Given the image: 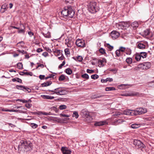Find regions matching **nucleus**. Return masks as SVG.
I'll return each mask as SVG.
<instances>
[{
  "mask_svg": "<svg viewBox=\"0 0 154 154\" xmlns=\"http://www.w3.org/2000/svg\"><path fill=\"white\" fill-rule=\"evenodd\" d=\"M147 112V109L145 108L140 107L134 110L135 115L143 114L146 113Z\"/></svg>",
  "mask_w": 154,
  "mask_h": 154,
  "instance_id": "1a4fd4ad",
  "label": "nucleus"
},
{
  "mask_svg": "<svg viewBox=\"0 0 154 154\" xmlns=\"http://www.w3.org/2000/svg\"><path fill=\"white\" fill-rule=\"evenodd\" d=\"M135 58L137 61H139L141 59V57L140 53H137L135 54L134 56Z\"/></svg>",
  "mask_w": 154,
  "mask_h": 154,
  "instance_id": "393cba45",
  "label": "nucleus"
},
{
  "mask_svg": "<svg viewBox=\"0 0 154 154\" xmlns=\"http://www.w3.org/2000/svg\"><path fill=\"white\" fill-rule=\"evenodd\" d=\"M132 61H133L132 59V58H131V57H128L126 60V62L128 64H131L132 62Z\"/></svg>",
  "mask_w": 154,
  "mask_h": 154,
  "instance_id": "2f4dec72",
  "label": "nucleus"
},
{
  "mask_svg": "<svg viewBox=\"0 0 154 154\" xmlns=\"http://www.w3.org/2000/svg\"><path fill=\"white\" fill-rule=\"evenodd\" d=\"M33 148L32 143L30 141L21 140L18 146V152L20 154H23L25 152L32 150Z\"/></svg>",
  "mask_w": 154,
  "mask_h": 154,
  "instance_id": "f257e3e1",
  "label": "nucleus"
},
{
  "mask_svg": "<svg viewBox=\"0 0 154 154\" xmlns=\"http://www.w3.org/2000/svg\"><path fill=\"white\" fill-rule=\"evenodd\" d=\"M73 117H75L76 119H77L79 117V115L78 113L76 111H74L73 112Z\"/></svg>",
  "mask_w": 154,
  "mask_h": 154,
  "instance_id": "de8ad7c7",
  "label": "nucleus"
},
{
  "mask_svg": "<svg viewBox=\"0 0 154 154\" xmlns=\"http://www.w3.org/2000/svg\"><path fill=\"white\" fill-rule=\"evenodd\" d=\"M140 54L141 58H146L147 57V53L145 52H141Z\"/></svg>",
  "mask_w": 154,
  "mask_h": 154,
  "instance_id": "c85d7f7f",
  "label": "nucleus"
},
{
  "mask_svg": "<svg viewBox=\"0 0 154 154\" xmlns=\"http://www.w3.org/2000/svg\"><path fill=\"white\" fill-rule=\"evenodd\" d=\"M131 26L133 28V29H135L138 27L139 24L137 22L135 21L131 23Z\"/></svg>",
  "mask_w": 154,
  "mask_h": 154,
  "instance_id": "aec40b11",
  "label": "nucleus"
},
{
  "mask_svg": "<svg viewBox=\"0 0 154 154\" xmlns=\"http://www.w3.org/2000/svg\"><path fill=\"white\" fill-rule=\"evenodd\" d=\"M2 110L3 111H5V112H16L17 111V110H10V109H7V110H5L4 109H2Z\"/></svg>",
  "mask_w": 154,
  "mask_h": 154,
  "instance_id": "3c124183",
  "label": "nucleus"
},
{
  "mask_svg": "<svg viewBox=\"0 0 154 154\" xmlns=\"http://www.w3.org/2000/svg\"><path fill=\"white\" fill-rule=\"evenodd\" d=\"M62 55L61 57H58V58L60 60H62L64 59V56L62 55V54H61Z\"/></svg>",
  "mask_w": 154,
  "mask_h": 154,
  "instance_id": "0e129e2a",
  "label": "nucleus"
},
{
  "mask_svg": "<svg viewBox=\"0 0 154 154\" xmlns=\"http://www.w3.org/2000/svg\"><path fill=\"white\" fill-rule=\"evenodd\" d=\"M49 91L52 92V94H56L58 95H64L66 94V91L63 89L61 87H59L55 89L54 90H49Z\"/></svg>",
  "mask_w": 154,
  "mask_h": 154,
  "instance_id": "20e7f679",
  "label": "nucleus"
},
{
  "mask_svg": "<svg viewBox=\"0 0 154 154\" xmlns=\"http://www.w3.org/2000/svg\"><path fill=\"white\" fill-rule=\"evenodd\" d=\"M105 46L109 49V51H111L113 49V47L111 46L109 44H106Z\"/></svg>",
  "mask_w": 154,
  "mask_h": 154,
  "instance_id": "473e14b6",
  "label": "nucleus"
},
{
  "mask_svg": "<svg viewBox=\"0 0 154 154\" xmlns=\"http://www.w3.org/2000/svg\"><path fill=\"white\" fill-rule=\"evenodd\" d=\"M146 42H140L137 44V47L139 49H143L145 48Z\"/></svg>",
  "mask_w": 154,
  "mask_h": 154,
  "instance_id": "4468645a",
  "label": "nucleus"
},
{
  "mask_svg": "<svg viewBox=\"0 0 154 154\" xmlns=\"http://www.w3.org/2000/svg\"><path fill=\"white\" fill-rule=\"evenodd\" d=\"M107 82H111L113 81V79L112 78H106Z\"/></svg>",
  "mask_w": 154,
  "mask_h": 154,
  "instance_id": "69168bd1",
  "label": "nucleus"
},
{
  "mask_svg": "<svg viewBox=\"0 0 154 154\" xmlns=\"http://www.w3.org/2000/svg\"><path fill=\"white\" fill-rule=\"evenodd\" d=\"M98 75L96 74L93 75L91 76V78L93 79H98Z\"/></svg>",
  "mask_w": 154,
  "mask_h": 154,
  "instance_id": "a18cd8bd",
  "label": "nucleus"
},
{
  "mask_svg": "<svg viewBox=\"0 0 154 154\" xmlns=\"http://www.w3.org/2000/svg\"><path fill=\"white\" fill-rule=\"evenodd\" d=\"M12 81L14 82L17 81V82L20 83H22V80L21 79L18 78H15L13 79H12Z\"/></svg>",
  "mask_w": 154,
  "mask_h": 154,
  "instance_id": "c756f323",
  "label": "nucleus"
},
{
  "mask_svg": "<svg viewBox=\"0 0 154 154\" xmlns=\"http://www.w3.org/2000/svg\"><path fill=\"white\" fill-rule=\"evenodd\" d=\"M125 122L124 120L120 118H117L112 122V125H117Z\"/></svg>",
  "mask_w": 154,
  "mask_h": 154,
  "instance_id": "9d476101",
  "label": "nucleus"
},
{
  "mask_svg": "<svg viewBox=\"0 0 154 154\" xmlns=\"http://www.w3.org/2000/svg\"><path fill=\"white\" fill-rule=\"evenodd\" d=\"M66 106L64 105H60L59 106V108L60 110L65 109L66 108Z\"/></svg>",
  "mask_w": 154,
  "mask_h": 154,
  "instance_id": "49530a36",
  "label": "nucleus"
},
{
  "mask_svg": "<svg viewBox=\"0 0 154 154\" xmlns=\"http://www.w3.org/2000/svg\"><path fill=\"white\" fill-rule=\"evenodd\" d=\"M65 53L66 55L68 56L70 54V51L68 48H66L64 50Z\"/></svg>",
  "mask_w": 154,
  "mask_h": 154,
  "instance_id": "79ce46f5",
  "label": "nucleus"
},
{
  "mask_svg": "<svg viewBox=\"0 0 154 154\" xmlns=\"http://www.w3.org/2000/svg\"><path fill=\"white\" fill-rule=\"evenodd\" d=\"M150 33V31L149 29H147L144 30L143 32V36H146L149 35Z\"/></svg>",
  "mask_w": 154,
  "mask_h": 154,
  "instance_id": "5701e85b",
  "label": "nucleus"
},
{
  "mask_svg": "<svg viewBox=\"0 0 154 154\" xmlns=\"http://www.w3.org/2000/svg\"><path fill=\"white\" fill-rule=\"evenodd\" d=\"M87 5L89 11L92 13H95L99 10L96 2L94 1L90 2Z\"/></svg>",
  "mask_w": 154,
  "mask_h": 154,
  "instance_id": "7ed1b4c3",
  "label": "nucleus"
},
{
  "mask_svg": "<svg viewBox=\"0 0 154 154\" xmlns=\"http://www.w3.org/2000/svg\"><path fill=\"white\" fill-rule=\"evenodd\" d=\"M108 70L109 71L113 72L114 74L116 73L117 71V70L116 68H114L113 69L109 68L108 69Z\"/></svg>",
  "mask_w": 154,
  "mask_h": 154,
  "instance_id": "c03bdc74",
  "label": "nucleus"
},
{
  "mask_svg": "<svg viewBox=\"0 0 154 154\" xmlns=\"http://www.w3.org/2000/svg\"><path fill=\"white\" fill-rule=\"evenodd\" d=\"M120 35L119 33L116 31H113L111 32L110 36L113 39H115L117 38Z\"/></svg>",
  "mask_w": 154,
  "mask_h": 154,
  "instance_id": "f8f14e48",
  "label": "nucleus"
},
{
  "mask_svg": "<svg viewBox=\"0 0 154 154\" xmlns=\"http://www.w3.org/2000/svg\"><path fill=\"white\" fill-rule=\"evenodd\" d=\"M61 150L63 154H71L72 151L70 149H69L67 148L62 147Z\"/></svg>",
  "mask_w": 154,
  "mask_h": 154,
  "instance_id": "dca6fc26",
  "label": "nucleus"
},
{
  "mask_svg": "<svg viewBox=\"0 0 154 154\" xmlns=\"http://www.w3.org/2000/svg\"><path fill=\"white\" fill-rule=\"evenodd\" d=\"M82 77L83 78L86 79H88L89 78L88 75L86 73H85L83 75H82Z\"/></svg>",
  "mask_w": 154,
  "mask_h": 154,
  "instance_id": "37998d69",
  "label": "nucleus"
},
{
  "mask_svg": "<svg viewBox=\"0 0 154 154\" xmlns=\"http://www.w3.org/2000/svg\"><path fill=\"white\" fill-rule=\"evenodd\" d=\"M118 25L119 27V28L121 29H122L124 27H128L129 26V25L126 22H125L124 21H122L120 22L118 24Z\"/></svg>",
  "mask_w": 154,
  "mask_h": 154,
  "instance_id": "6ab92c4d",
  "label": "nucleus"
},
{
  "mask_svg": "<svg viewBox=\"0 0 154 154\" xmlns=\"http://www.w3.org/2000/svg\"><path fill=\"white\" fill-rule=\"evenodd\" d=\"M133 144L137 148H140L143 152L145 150L146 146L140 140H134Z\"/></svg>",
  "mask_w": 154,
  "mask_h": 154,
  "instance_id": "39448f33",
  "label": "nucleus"
},
{
  "mask_svg": "<svg viewBox=\"0 0 154 154\" xmlns=\"http://www.w3.org/2000/svg\"><path fill=\"white\" fill-rule=\"evenodd\" d=\"M123 113L126 115L133 116L135 115L134 110L127 109L124 111Z\"/></svg>",
  "mask_w": 154,
  "mask_h": 154,
  "instance_id": "f3484780",
  "label": "nucleus"
},
{
  "mask_svg": "<svg viewBox=\"0 0 154 154\" xmlns=\"http://www.w3.org/2000/svg\"><path fill=\"white\" fill-rule=\"evenodd\" d=\"M21 73H23L24 74L26 75H29L32 76V72H20L19 74L20 75H23V74H21Z\"/></svg>",
  "mask_w": 154,
  "mask_h": 154,
  "instance_id": "c9c22d12",
  "label": "nucleus"
},
{
  "mask_svg": "<svg viewBox=\"0 0 154 154\" xmlns=\"http://www.w3.org/2000/svg\"><path fill=\"white\" fill-rule=\"evenodd\" d=\"M16 88L18 89L22 90L25 91H27L28 92H31V89L27 87H26L22 85H17L16 86Z\"/></svg>",
  "mask_w": 154,
  "mask_h": 154,
  "instance_id": "ddd939ff",
  "label": "nucleus"
},
{
  "mask_svg": "<svg viewBox=\"0 0 154 154\" xmlns=\"http://www.w3.org/2000/svg\"><path fill=\"white\" fill-rule=\"evenodd\" d=\"M125 49L126 48L123 47H120L119 49V50L120 51V52H124L125 51Z\"/></svg>",
  "mask_w": 154,
  "mask_h": 154,
  "instance_id": "8fccbe9b",
  "label": "nucleus"
},
{
  "mask_svg": "<svg viewBox=\"0 0 154 154\" xmlns=\"http://www.w3.org/2000/svg\"><path fill=\"white\" fill-rule=\"evenodd\" d=\"M41 114H42L43 115L46 116L49 115V113L45 112H41Z\"/></svg>",
  "mask_w": 154,
  "mask_h": 154,
  "instance_id": "052dcab7",
  "label": "nucleus"
},
{
  "mask_svg": "<svg viewBox=\"0 0 154 154\" xmlns=\"http://www.w3.org/2000/svg\"><path fill=\"white\" fill-rule=\"evenodd\" d=\"M60 116L61 117H69V116L66 115L65 114H60Z\"/></svg>",
  "mask_w": 154,
  "mask_h": 154,
  "instance_id": "bf43d9fd",
  "label": "nucleus"
},
{
  "mask_svg": "<svg viewBox=\"0 0 154 154\" xmlns=\"http://www.w3.org/2000/svg\"><path fill=\"white\" fill-rule=\"evenodd\" d=\"M125 53L127 55H130L131 54V50L130 48H126Z\"/></svg>",
  "mask_w": 154,
  "mask_h": 154,
  "instance_id": "bb28decb",
  "label": "nucleus"
},
{
  "mask_svg": "<svg viewBox=\"0 0 154 154\" xmlns=\"http://www.w3.org/2000/svg\"><path fill=\"white\" fill-rule=\"evenodd\" d=\"M101 82L102 83H106L107 82L106 79H102L101 80Z\"/></svg>",
  "mask_w": 154,
  "mask_h": 154,
  "instance_id": "774afa93",
  "label": "nucleus"
},
{
  "mask_svg": "<svg viewBox=\"0 0 154 154\" xmlns=\"http://www.w3.org/2000/svg\"><path fill=\"white\" fill-rule=\"evenodd\" d=\"M99 65L98 66L100 67H103L104 66V65L103 63V61L101 60H98Z\"/></svg>",
  "mask_w": 154,
  "mask_h": 154,
  "instance_id": "58836bf2",
  "label": "nucleus"
},
{
  "mask_svg": "<svg viewBox=\"0 0 154 154\" xmlns=\"http://www.w3.org/2000/svg\"><path fill=\"white\" fill-rule=\"evenodd\" d=\"M116 54L117 56L119 57L120 56V51L119 49L117 50L116 51Z\"/></svg>",
  "mask_w": 154,
  "mask_h": 154,
  "instance_id": "864d4df0",
  "label": "nucleus"
},
{
  "mask_svg": "<svg viewBox=\"0 0 154 154\" xmlns=\"http://www.w3.org/2000/svg\"><path fill=\"white\" fill-rule=\"evenodd\" d=\"M54 52L57 54L58 55H59V54L61 53L60 50L58 49L55 50L54 51Z\"/></svg>",
  "mask_w": 154,
  "mask_h": 154,
  "instance_id": "5fc2aeb1",
  "label": "nucleus"
},
{
  "mask_svg": "<svg viewBox=\"0 0 154 154\" xmlns=\"http://www.w3.org/2000/svg\"><path fill=\"white\" fill-rule=\"evenodd\" d=\"M16 100L17 101H19L23 103H31L32 102V100L30 99H29L28 100H26L24 99H18L17 100Z\"/></svg>",
  "mask_w": 154,
  "mask_h": 154,
  "instance_id": "4be33fe9",
  "label": "nucleus"
},
{
  "mask_svg": "<svg viewBox=\"0 0 154 154\" xmlns=\"http://www.w3.org/2000/svg\"><path fill=\"white\" fill-rule=\"evenodd\" d=\"M17 68L19 69H22L23 68V64L21 63H19L17 64Z\"/></svg>",
  "mask_w": 154,
  "mask_h": 154,
  "instance_id": "4c0bfd02",
  "label": "nucleus"
},
{
  "mask_svg": "<svg viewBox=\"0 0 154 154\" xmlns=\"http://www.w3.org/2000/svg\"><path fill=\"white\" fill-rule=\"evenodd\" d=\"M151 66V64L149 62H146L139 64V67L140 69L146 70L150 68Z\"/></svg>",
  "mask_w": 154,
  "mask_h": 154,
  "instance_id": "6e6552de",
  "label": "nucleus"
},
{
  "mask_svg": "<svg viewBox=\"0 0 154 154\" xmlns=\"http://www.w3.org/2000/svg\"><path fill=\"white\" fill-rule=\"evenodd\" d=\"M65 79V76L64 75H61L59 77V80L60 81H63Z\"/></svg>",
  "mask_w": 154,
  "mask_h": 154,
  "instance_id": "ea45409f",
  "label": "nucleus"
},
{
  "mask_svg": "<svg viewBox=\"0 0 154 154\" xmlns=\"http://www.w3.org/2000/svg\"><path fill=\"white\" fill-rule=\"evenodd\" d=\"M139 95L138 93L137 92H132L128 93H126L124 94H123L122 96H138Z\"/></svg>",
  "mask_w": 154,
  "mask_h": 154,
  "instance_id": "a211bd4d",
  "label": "nucleus"
},
{
  "mask_svg": "<svg viewBox=\"0 0 154 154\" xmlns=\"http://www.w3.org/2000/svg\"><path fill=\"white\" fill-rule=\"evenodd\" d=\"M99 51L102 54H106L105 50L102 48H101L100 49Z\"/></svg>",
  "mask_w": 154,
  "mask_h": 154,
  "instance_id": "a19ab883",
  "label": "nucleus"
},
{
  "mask_svg": "<svg viewBox=\"0 0 154 154\" xmlns=\"http://www.w3.org/2000/svg\"><path fill=\"white\" fill-rule=\"evenodd\" d=\"M87 72L89 73H92L94 72V71L93 70L87 69Z\"/></svg>",
  "mask_w": 154,
  "mask_h": 154,
  "instance_id": "4d7b16f0",
  "label": "nucleus"
},
{
  "mask_svg": "<svg viewBox=\"0 0 154 154\" xmlns=\"http://www.w3.org/2000/svg\"><path fill=\"white\" fill-rule=\"evenodd\" d=\"M28 33L29 36L31 37L34 35V33L31 31L29 32Z\"/></svg>",
  "mask_w": 154,
  "mask_h": 154,
  "instance_id": "338daca9",
  "label": "nucleus"
},
{
  "mask_svg": "<svg viewBox=\"0 0 154 154\" xmlns=\"http://www.w3.org/2000/svg\"><path fill=\"white\" fill-rule=\"evenodd\" d=\"M61 14L63 17L72 18L73 17L75 12L72 7L67 6L64 8Z\"/></svg>",
  "mask_w": 154,
  "mask_h": 154,
  "instance_id": "f03ea898",
  "label": "nucleus"
},
{
  "mask_svg": "<svg viewBox=\"0 0 154 154\" xmlns=\"http://www.w3.org/2000/svg\"><path fill=\"white\" fill-rule=\"evenodd\" d=\"M139 69H140V68L139 67V65H138L137 67H135L134 68V70L135 71H138L139 70Z\"/></svg>",
  "mask_w": 154,
  "mask_h": 154,
  "instance_id": "680f3d73",
  "label": "nucleus"
},
{
  "mask_svg": "<svg viewBox=\"0 0 154 154\" xmlns=\"http://www.w3.org/2000/svg\"><path fill=\"white\" fill-rule=\"evenodd\" d=\"M80 115L83 118L86 119L87 120L91 121L92 120V118L86 109H82Z\"/></svg>",
  "mask_w": 154,
  "mask_h": 154,
  "instance_id": "423d86ee",
  "label": "nucleus"
},
{
  "mask_svg": "<svg viewBox=\"0 0 154 154\" xmlns=\"http://www.w3.org/2000/svg\"><path fill=\"white\" fill-rule=\"evenodd\" d=\"M26 103V104H25V106L28 109L30 108L32 106V104L30 103Z\"/></svg>",
  "mask_w": 154,
  "mask_h": 154,
  "instance_id": "09e8293b",
  "label": "nucleus"
},
{
  "mask_svg": "<svg viewBox=\"0 0 154 154\" xmlns=\"http://www.w3.org/2000/svg\"><path fill=\"white\" fill-rule=\"evenodd\" d=\"M144 120L145 121H151L152 120V118L150 117H146L144 118Z\"/></svg>",
  "mask_w": 154,
  "mask_h": 154,
  "instance_id": "e2e57ef3",
  "label": "nucleus"
},
{
  "mask_svg": "<svg viewBox=\"0 0 154 154\" xmlns=\"http://www.w3.org/2000/svg\"><path fill=\"white\" fill-rule=\"evenodd\" d=\"M108 122L106 120L97 121L95 122L94 125L96 126H102L108 125Z\"/></svg>",
  "mask_w": 154,
  "mask_h": 154,
  "instance_id": "2eb2a0df",
  "label": "nucleus"
},
{
  "mask_svg": "<svg viewBox=\"0 0 154 154\" xmlns=\"http://www.w3.org/2000/svg\"><path fill=\"white\" fill-rule=\"evenodd\" d=\"M65 72L68 75H71L72 72V71L70 68H68L66 69Z\"/></svg>",
  "mask_w": 154,
  "mask_h": 154,
  "instance_id": "72a5a7b5",
  "label": "nucleus"
},
{
  "mask_svg": "<svg viewBox=\"0 0 154 154\" xmlns=\"http://www.w3.org/2000/svg\"><path fill=\"white\" fill-rule=\"evenodd\" d=\"M76 45L79 47L84 48L85 47L84 40L81 39H77L75 42Z\"/></svg>",
  "mask_w": 154,
  "mask_h": 154,
  "instance_id": "9b49d317",
  "label": "nucleus"
},
{
  "mask_svg": "<svg viewBox=\"0 0 154 154\" xmlns=\"http://www.w3.org/2000/svg\"><path fill=\"white\" fill-rule=\"evenodd\" d=\"M104 95L103 94H96L94 95L93 96V97L94 98H100V97H103L104 96Z\"/></svg>",
  "mask_w": 154,
  "mask_h": 154,
  "instance_id": "f704fd0d",
  "label": "nucleus"
},
{
  "mask_svg": "<svg viewBox=\"0 0 154 154\" xmlns=\"http://www.w3.org/2000/svg\"><path fill=\"white\" fill-rule=\"evenodd\" d=\"M115 90H116V89L113 87H107L106 88V91Z\"/></svg>",
  "mask_w": 154,
  "mask_h": 154,
  "instance_id": "e433bc0d",
  "label": "nucleus"
},
{
  "mask_svg": "<svg viewBox=\"0 0 154 154\" xmlns=\"http://www.w3.org/2000/svg\"><path fill=\"white\" fill-rule=\"evenodd\" d=\"M65 61L64 60L62 63L61 64L58 66V68L60 69H61L63 66L65 64Z\"/></svg>",
  "mask_w": 154,
  "mask_h": 154,
  "instance_id": "603ef678",
  "label": "nucleus"
},
{
  "mask_svg": "<svg viewBox=\"0 0 154 154\" xmlns=\"http://www.w3.org/2000/svg\"><path fill=\"white\" fill-rule=\"evenodd\" d=\"M52 83L51 81H47L41 84L42 87H45L50 85Z\"/></svg>",
  "mask_w": 154,
  "mask_h": 154,
  "instance_id": "b1692460",
  "label": "nucleus"
},
{
  "mask_svg": "<svg viewBox=\"0 0 154 154\" xmlns=\"http://www.w3.org/2000/svg\"><path fill=\"white\" fill-rule=\"evenodd\" d=\"M31 125H32V127L33 128H36L38 126L35 123H32Z\"/></svg>",
  "mask_w": 154,
  "mask_h": 154,
  "instance_id": "6e6d98bb",
  "label": "nucleus"
},
{
  "mask_svg": "<svg viewBox=\"0 0 154 154\" xmlns=\"http://www.w3.org/2000/svg\"><path fill=\"white\" fill-rule=\"evenodd\" d=\"M73 58L76 61H77L79 62H81L83 60V58L82 57L80 56H79L77 57L76 58L73 57Z\"/></svg>",
  "mask_w": 154,
  "mask_h": 154,
  "instance_id": "cd10ccee",
  "label": "nucleus"
},
{
  "mask_svg": "<svg viewBox=\"0 0 154 154\" xmlns=\"http://www.w3.org/2000/svg\"><path fill=\"white\" fill-rule=\"evenodd\" d=\"M41 97L44 99L52 100L54 98V97L49 95H42Z\"/></svg>",
  "mask_w": 154,
  "mask_h": 154,
  "instance_id": "412c9836",
  "label": "nucleus"
},
{
  "mask_svg": "<svg viewBox=\"0 0 154 154\" xmlns=\"http://www.w3.org/2000/svg\"><path fill=\"white\" fill-rule=\"evenodd\" d=\"M25 29V28H24V29H18V32L19 33H23V32H24V29Z\"/></svg>",
  "mask_w": 154,
  "mask_h": 154,
  "instance_id": "13d9d810",
  "label": "nucleus"
},
{
  "mask_svg": "<svg viewBox=\"0 0 154 154\" xmlns=\"http://www.w3.org/2000/svg\"><path fill=\"white\" fill-rule=\"evenodd\" d=\"M65 44L68 47H71L74 44V40L71 37H68L65 40Z\"/></svg>",
  "mask_w": 154,
  "mask_h": 154,
  "instance_id": "0eeeda50",
  "label": "nucleus"
},
{
  "mask_svg": "<svg viewBox=\"0 0 154 154\" xmlns=\"http://www.w3.org/2000/svg\"><path fill=\"white\" fill-rule=\"evenodd\" d=\"M140 126V124H132L130 126L131 128L136 129L139 128Z\"/></svg>",
  "mask_w": 154,
  "mask_h": 154,
  "instance_id": "a878e982",
  "label": "nucleus"
},
{
  "mask_svg": "<svg viewBox=\"0 0 154 154\" xmlns=\"http://www.w3.org/2000/svg\"><path fill=\"white\" fill-rule=\"evenodd\" d=\"M42 34L45 38H50L51 37V34L49 32H48L47 33H45L43 32Z\"/></svg>",
  "mask_w": 154,
  "mask_h": 154,
  "instance_id": "7c9ffc66",
  "label": "nucleus"
}]
</instances>
